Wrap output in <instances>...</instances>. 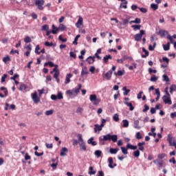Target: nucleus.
Here are the masks:
<instances>
[{
  "label": "nucleus",
  "mask_w": 176,
  "mask_h": 176,
  "mask_svg": "<svg viewBox=\"0 0 176 176\" xmlns=\"http://www.w3.org/2000/svg\"><path fill=\"white\" fill-rule=\"evenodd\" d=\"M99 141H113V142H117L118 135L107 134L106 135H103V138H99Z\"/></svg>",
  "instance_id": "nucleus-1"
},
{
  "label": "nucleus",
  "mask_w": 176,
  "mask_h": 176,
  "mask_svg": "<svg viewBox=\"0 0 176 176\" xmlns=\"http://www.w3.org/2000/svg\"><path fill=\"white\" fill-rule=\"evenodd\" d=\"M34 5L37 6V8L38 9V10H43L45 0H35Z\"/></svg>",
  "instance_id": "nucleus-2"
},
{
  "label": "nucleus",
  "mask_w": 176,
  "mask_h": 176,
  "mask_svg": "<svg viewBox=\"0 0 176 176\" xmlns=\"http://www.w3.org/2000/svg\"><path fill=\"white\" fill-rule=\"evenodd\" d=\"M144 34H145V30H140V34H136L134 36L135 41H136V42H140V41L142 39V36Z\"/></svg>",
  "instance_id": "nucleus-3"
},
{
  "label": "nucleus",
  "mask_w": 176,
  "mask_h": 176,
  "mask_svg": "<svg viewBox=\"0 0 176 176\" xmlns=\"http://www.w3.org/2000/svg\"><path fill=\"white\" fill-rule=\"evenodd\" d=\"M32 99L33 100L35 104H38V102H41V98L38 97V93L34 92V94H31Z\"/></svg>",
  "instance_id": "nucleus-4"
},
{
  "label": "nucleus",
  "mask_w": 176,
  "mask_h": 176,
  "mask_svg": "<svg viewBox=\"0 0 176 176\" xmlns=\"http://www.w3.org/2000/svg\"><path fill=\"white\" fill-rule=\"evenodd\" d=\"M76 27L77 28H83V18H82V16H78V20L76 23Z\"/></svg>",
  "instance_id": "nucleus-5"
},
{
  "label": "nucleus",
  "mask_w": 176,
  "mask_h": 176,
  "mask_svg": "<svg viewBox=\"0 0 176 176\" xmlns=\"http://www.w3.org/2000/svg\"><path fill=\"white\" fill-rule=\"evenodd\" d=\"M102 78L106 80H111V78H112V70H109L106 74H102Z\"/></svg>",
  "instance_id": "nucleus-6"
},
{
  "label": "nucleus",
  "mask_w": 176,
  "mask_h": 176,
  "mask_svg": "<svg viewBox=\"0 0 176 176\" xmlns=\"http://www.w3.org/2000/svg\"><path fill=\"white\" fill-rule=\"evenodd\" d=\"M162 100H163L164 104H168V105H171V104H173V102L171 101V98H170V96H167L164 95L162 97Z\"/></svg>",
  "instance_id": "nucleus-7"
},
{
  "label": "nucleus",
  "mask_w": 176,
  "mask_h": 176,
  "mask_svg": "<svg viewBox=\"0 0 176 176\" xmlns=\"http://www.w3.org/2000/svg\"><path fill=\"white\" fill-rule=\"evenodd\" d=\"M108 162L109 163V167L110 168H113L114 167H116V166H117L116 164H113V158H112V157H109Z\"/></svg>",
  "instance_id": "nucleus-8"
},
{
  "label": "nucleus",
  "mask_w": 176,
  "mask_h": 176,
  "mask_svg": "<svg viewBox=\"0 0 176 176\" xmlns=\"http://www.w3.org/2000/svg\"><path fill=\"white\" fill-rule=\"evenodd\" d=\"M104 124H101L100 125H99L98 124H94V131L95 133H97V131L98 130V131H101V130H102V127H104Z\"/></svg>",
  "instance_id": "nucleus-9"
},
{
  "label": "nucleus",
  "mask_w": 176,
  "mask_h": 176,
  "mask_svg": "<svg viewBox=\"0 0 176 176\" xmlns=\"http://www.w3.org/2000/svg\"><path fill=\"white\" fill-rule=\"evenodd\" d=\"M168 142L170 144V146H173V142H174V141H175V138H173V136H171V135H168Z\"/></svg>",
  "instance_id": "nucleus-10"
},
{
  "label": "nucleus",
  "mask_w": 176,
  "mask_h": 176,
  "mask_svg": "<svg viewBox=\"0 0 176 176\" xmlns=\"http://www.w3.org/2000/svg\"><path fill=\"white\" fill-rule=\"evenodd\" d=\"M68 152V148L67 147H63L60 150V156H67V153Z\"/></svg>",
  "instance_id": "nucleus-11"
},
{
  "label": "nucleus",
  "mask_w": 176,
  "mask_h": 176,
  "mask_svg": "<svg viewBox=\"0 0 176 176\" xmlns=\"http://www.w3.org/2000/svg\"><path fill=\"white\" fill-rule=\"evenodd\" d=\"M88 74H89V71L87 70V67H82L81 71V77L83 78L85 75H87Z\"/></svg>",
  "instance_id": "nucleus-12"
},
{
  "label": "nucleus",
  "mask_w": 176,
  "mask_h": 176,
  "mask_svg": "<svg viewBox=\"0 0 176 176\" xmlns=\"http://www.w3.org/2000/svg\"><path fill=\"white\" fill-rule=\"evenodd\" d=\"M153 163L155 164H156V166H157V167H159L160 168L161 167H163V162L162 161H160L159 160H155L153 161Z\"/></svg>",
  "instance_id": "nucleus-13"
},
{
  "label": "nucleus",
  "mask_w": 176,
  "mask_h": 176,
  "mask_svg": "<svg viewBox=\"0 0 176 176\" xmlns=\"http://www.w3.org/2000/svg\"><path fill=\"white\" fill-rule=\"evenodd\" d=\"M80 89H82V85L78 84V88L73 89V94H79V91H80Z\"/></svg>",
  "instance_id": "nucleus-14"
},
{
  "label": "nucleus",
  "mask_w": 176,
  "mask_h": 176,
  "mask_svg": "<svg viewBox=\"0 0 176 176\" xmlns=\"http://www.w3.org/2000/svg\"><path fill=\"white\" fill-rule=\"evenodd\" d=\"M71 78H72V74H67L66 78H65V85H68V83H69V82H71V80H70Z\"/></svg>",
  "instance_id": "nucleus-15"
},
{
  "label": "nucleus",
  "mask_w": 176,
  "mask_h": 176,
  "mask_svg": "<svg viewBox=\"0 0 176 176\" xmlns=\"http://www.w3.org/2000/svg\"><path fill=\"white\" fill-rule=\"evenodd\" d=\"M133 127L135 129H138V130H140V129H141V126H140V121L138 120L134 121Z\"/></svg>",
  "instance_id": "nucleus-16"
},
{
  "label": "nucleus",
  "mask_w": 176,
  "mask_h": 176,
  "mask_svg": "<svg viewBox=\"0 0 176 176\" xmlns=\"http://www.w3.org/2000/svg\"><path fill=\"white\" fill-rule=\"evenodd\" d=\"M124 104L126 106L129 107V111H134V107H133V104H131V102L125 101Z\"/></svg>",
  "instance_id": "nucleus-17"
},
{
  "label": "nucleus",
  "mask_w": 176,
  "mask_h": 176,
  "mask_svg": "<svg viewBox=\"0 0 176 176\" xmlns=\"http://www.w3.org/2000/svg\"><path fill=\"white\" fill-rule=\"evenodd\" d=\"M59 29L58 28L56 27V25H52V33L54 34V35H56V34H57V32H58Z\"/></svg>",
  "instance_id": "nucleus-18"
},
{
  "label": "nucleus",
  "mask_w": 176,
  "mask_h": 176,
  "mask_svg": "<svg viewBox=\"0 0 176 176\" xmlns=\"http://www.w3.org/2000/svg\"><path fill=\"white\" fill-rule=\"evenodd\" d=\"M93 170H94L93 166H90V167L89 168L88 174H89V175H95L96 173H97V171Z\"/></svg>",
  "instance_id": "nucleus-19"
},
{
  "label": "nucleus",
  "mask_w": 176,
  "mask_h": 176,
  "mask_svg": "<svg viewBox=\"0 0 176 176\" xmlns=\"http://www.w3.org/2000/svg\"><path fill=\"white\" fill-rule=\"evenodd\" d=\"M58 30L59 31H65V30H67V26L65 25L64 24H59V26H58Z\"/></svg>",
  "instance_id": "nucleus-20"
},
{
  "label": "nucleus",
  "mask_w": 176,
  "mask_h": 176,
  "mask_svg": "<svg viewBox=\"0 0 176 176\" xmlns=\"http://www.w3.org/2000/svg\"><path fill=\"white\" fill-rule=\"evenodd\" d=\"M27 89V85H24V84H23V83H21V85H20V87H19V90L21 91H25V90Z\"/></svg>",
  "instance_id": "nucleus-21"
},
{
  "label": "nucleus",
  "mask_w": 176,
  "mask_h": 176,
  "mask_svg": "<svg viewBox=\"0 0 176 176\" xmlns=\"http://www.w3.org/2000/svg\"><path fill=\"white\" fill-rule=\"evenodd\" d=\"M126 148L128 149H131L132 151H135V149H137L138 147H137V146H133L130 144H127Z\"/></svg>",
  "instance_id": "nucleus-22"
},
{
  "label": "nucleus",
  "mask_w": 176,
  "mask_h": 176,
  "mask_svg": "<svg viewBox=\"0 0 176 176\" xmlns=\"http://www.w3.org/2000/svg\"><path fill=\"white\" fill-rule=\"evenodd\" d=\"M87 61L89 63V64H93L95 61L94 56H89L87 59Z\"/></svg>",
  "instance_id": "nucleus-23"
},
{
  "label": "nucleus",
  "mask_w": 176,
  "mask_h": 176,
  "mask_svg": "<svg viewBox=\"0 0 176 176\" xmlns=\"http://www.w3.org/2000/svg\"><path fill=\"white\" fill-rule=\"evenodd\" d=\"M155 94L157 95L155 100L159 101V99L160 98V91L159 90V89H155Z\"/></svg>",
  "instance_id": "nucleus-24"
},
{
  "label": "nucleus",
  "mask_w": 176,
  "mask_h": 176,
  "mask_svg": "<svg viewBox=\"0 0 176 176\" xmlns=\"http://www.w3.org/2000/svg\"><path fill=\"white\" fill-rule=\"evenodd\" d=\"M103 60L104 63H108V60H112V56L106 55L105 56H104Z\"/></svg>",
  "instance_id": "nucleus-25"
},
{
  "label": "nucleus",
  "mask_w": 176,
  "mask_h": 176,
  "mask_svg": "<svg viewBox=\"0 0 176 176\" xmlns=\"http://www.w3.org/2000/svg\"><path fill=\"white\" fill-rule=\"evenodd\" d=\"M118 151H119V148H110V153H111V155H116V153H118Z\"/></svg>",
  "instance_id": "nucleus-26"
},
{
  "label": "nucleus",
  "mask_w": 176,
  "mask_h": 176,
  "mask_svg": "<svg viewBox=\"0 0 176 176\" xmlns=\"http://www.w3.org/2000/svg\"><path fill=\"white\" fill-rule=\"evenodd\" d=\"M96 99H97V95L96 94H91V95L89 96V100L92 102L94 101H95V100H96Z\"/></svg>",
  "instance_id": "nucleus-27"
},
{
  "label": "nucleus",
  "mask_w": 176,
  "mask_h": 176,
  "mask_svg": "<svg viewBox=\"0 0 176 176\" xmlns=\"http://www.w3.org/2000/svg\"><path fill=\"white\" fill-rule=\"evenodd\" d=\"M94 155L97 157H101V155H102V152L100 150H96L94 153Z\"/></svg>",
  "instance_id": "nucleus-28"
},
{
  "label": "nucleus",
  "mask_w": 176,
  "mask_h": 176,
  "mask_svg": "<svg viewBox=\"0 0 176 176\" xmlns=\"http://www.w3.org/2000/svg\"><path fill=\"white\" fill-rule=\"evenodd\" d=\"M160 35H161V36H164V35H168V32L166 31V30H160Z\"/></svg>",
  "instance_id": "nucleus-29"
},
{
  "label": "nucleus",
  "mask_w": 176,
  "mask_h": 176,
  "mask_svg": "<svg viewBox=\"0 0 176 176\" xmlns=\"http://www.w3.org/2000/svg\"><path fill=\"white\" fill-rule=\"evenodd\" d=\"M151 8L153 10H157L159 9V6L157 4L151 3Z\"/></svg>",
  "instance_id": "nucleus-30"
},
{
  "label": "nucleus",
  "mask_w": 176,
  "mask_h": 176,
  "mask_svg": "<svg viewBox=\"0 0 176 176\" xmlns=\"http://www.w3.org/2000/svg\"><path fill=\"white\" fill-rule=\"evenodd\" d=\"M78 144H82L83 142H85V141H83V138L82 136V134H78Z\"/></svg>",
  "instance_id": "nucleus-31"
},
{
  "label": "nucleus",
  "mask_w": 176,
  "mask_h": 176,
  "mask_svg": "<svg viewBox=\"0 0 176 176\" xmlns=\"http://www.w3.org/2000/svg\"><path fill=\"white\" fill-rule=\"evenodd\" d=\"M122 90L124 91V93H123L124 96H127V94H129V93L130 91V89H127V87H124L122 88Z\"/></svg>",
  "instance_id": "nucleus-32"
},
{
  "label": "nucleus",
  "mask_w": 176,
  "mask_h": 176,
  "mask_svg": "<svg viewBox=\"0 0 176 176\" xmlns=\"http://www.w3.org/2000/svg\"><path fill=\"white\" fill-rule=\"evenodd\" d=\"M164 50L167 52V50H170V43H167L166 45H163Z\"/></svg>",
  "instance_id": "nucleus-33"
},
{
  "label": "nucleus",
  "mask_w": 176,
  "mask_h": 176,
  "mask_svg": "<svg viewBox=\"0 0 176 176\" xmlns=\"http://www.w3.org/2000/svg\"><path fill=\"white\" fill-rule=\"evenodd\" d=\"M132 28H133L134 31H137V30H141V25H133Z\"/></svg>",
  "instance_id": "nucleus-34"
},
{
  "label": "nucleus",
  "mask_w": 176,
  "mask_h": 176,
  "mask_svg": "<svg viewBox=\"0 0 176 176\" xmlns=\"http://www.w3.org/2000/svg\"><path fill=\"white\" fill-rule=\"evenodd\" d=\"M79 38H80V34H78L75 37L74 41H73V45H78V39H79Z\"/></svg>",
  "instance_id": "nucleus-35"
},
{
  "label": "nucleus",
  "mask_w": 176,
  "mask_h": 176,
  "mask_svg": "<svg viewBox=\"0 0 176 176\" xmlns=\"http://www.w3.org/2000/svg\"><path fill=\"white\" fill-rule=\"evenodd\" d=\"M122 123H123L122 127H129V120H123Z\"/></svg>",
  "instance_id": "nucleus-36"
},
{
  "label": "nucleus",
  "mask_w": 176,
  "mask_h": 176,
  "mask_svg": "<svg viewBox=\"0 0 176 176\" xmlns=\"http://www.w3.org/2000/svg\"><path fill=\"white\" fill-rule=\"evenodd\" d=\"M79 145L80 148L82 149V151H86V143L85 142L83 143H79Z\"/></svg>",
  "instance_id": "nucleus-37"
},
{
  "label": "nucleus",
  "mask_w": 176,
  "mask_h": 176,
  "mask_svg": "<svg viewBox=\"0 0 176 176\" xmlns=\"http://www.w3.org/2000/svg\"><path fill=\"white\" fill-rule=\"evenodd\" d=\"M120 8H123L124 9H127V1H124V3H122L120 4Z\"/></svg>",
  "instance_id": "nucleus-38"
},
{
  "label": "nucleus",
  "mask_w": 176,
  "mask_h": 176,
  "mask_svg": "<svg viewBox=\"0 0 176 176\" xmlns=\"http://www.w3.org/2000/svg\"><path fill=\"white\" fill-rule=\"evenodd\" d=\"M46 65H49L50 67H54L56 65H54V63H53V62H52V61H49V62H47V63H45V64H44V66L45 67H46Z\"/></svg>",
  "instance_id": "nucleus-39"
},
{
  "label": "nucleus",
  "mask_w": 176,
  "mask_h": 176,
  "mask_svg": "<svg viewBox=\"0 0 176 176\" xmlns=\"http://www.w3.org/2000/svg\"><path fill=\"white\" fill-rule=\"evenodd\" d=\"M4 145L3 140L0 138V155H2V146Z\"/></svg>",
  "instance_id": "nucleus-40"
},
{
  "label": "nucleus",
  "mask_w": 176,
  "mask_h": 176,
  "mask_svg": "<svg viewBox=\"0 0 176 176\" xmlns=\"http://www.w3.org/2000/svg\"><path fill=\"white\" fill-rule=\"evenodd\" d=\"M42 31H49V25H44L42 26Z\"/></svg>",
  "instance_id": "nucleus-41"
},
{
  "label": "nucleus",
  "mask_w": 176,
  "mask_h": 176,
  "mask_svg": "<svg viewBox=\"0 0 176 176\" xmlns=\"http://www.w3.org/2000/svg\"><path fill=\"white\" fill-rule=\"evenodd\" d=\"M58 100H63V98H64V97L63 96V94L61 92H58V94L56 96Z\"/></svg>",
  "instance_id": "nucleus-42"
},
{
  "label": "nucleus",
  "mask_w": 176,
  "mask_h": 176,
  "mask_svg": "<svg viewBox=\"0 0 176 176\" xmlns=\"http://www.w3.org/2000/svg\"><path fill=\"white\" fill-rule=\"evenodd\" d=\"M82 112H83V108H82V107L77 108V109H76L77 113H79V115H82Z\"/></svg>",
  "instance_id": "nucleus-43"
},
{
  "label": "nucleus",
  "mask_w": 176,
  "mask_h": 176,
  "mask_svg": "<svg viewBox=\"0 0 176 176\" xmlns=\"http://www.w3.org/2000/svg\"><path fill=\"white\" fill-rule=\"evenodd\" d=\"M3 63H5V64H6V63H8V61H10V57H9V56L4 57L3 58Z\"/></svg>",
  "instance_id": "nucleus-44"
},
{
  "label": "nucleus",
  "mask_w": 176,
  "mask_h": 176,
  "mask_svg": "<svg viewBox=\"0 0 176 176\" xmlns=\"http://www.w3.org/2000/svg\"><path fill=\"white\" fill-rule=\"evenodd\" d=\"M113 119L115 122H119V115L118 113L114 114Z\"/></svg>",
  "instance_id": "nucleus-45"
},
{
  "label": "nucleus",
  "mask_w": 176,
  "mask_h": 176,
  "mask_svg": "<svg viewBox=\"0 0 176 176\" xmlns=\"http://www.w3.org/2000/svg\"><path fill=\"white\" fill-rule=\"evenodd\" d=\"M24 42L25 43H30L31 42V37L30 36H26L25 38H24Z\"/></svg>",
  "instance_id": "nucleus-46"
},
{
  "label": "nucleus",
  "mask_w": 176,
  "mask_h": 176,
  "mask_svg": "<svg viewBox=\"0 0 176 176\" xmlns=\"http://www.w3.org/2000/svg\"><path fill=\"white\" fill-rule=\"evenodd\" d=\"M162 78L165 82H170V78H168V76L167 75L164 74Z\"/></svg>",
  "instance_id": "nucleus-47"
},
{
  "label": "nucleus",
  "mask_w": 176,
  "mask_h": 176,
  "mask_svg": "<svg viewBox=\"0 0 176 176\" xmlns=\"http://www.w3.org/2000/svg\"><path fill=\"white\" fill-rule=\"evenodd\" d=\"M157 79H158V77H157V76H153L151 77L150 80H151V82H156V80H157Z\"/></svg>",
  "instance_id": "nucleus-48"
},
{
  "label": "nucleus",
  "mask_w": 176,
  "mask_h": 176,
  "mask_svg": "<svg viewBox=\"0 0 176 176\" xmlns=\"http://www.w3.org/2000/svg\"><path fill=\"white\" fill-rule=\"evenodd\" d=\"M121 151L124 155H127V148L126 147H121Z\"/></svg>",
  "instance_id": "nucleus-49"
},
{
  "label": "nucleus",
  "mask_w": 176,
  "mask_h": 176,
  "mask_svg": "<svg viewBox=\"0 0 176 176\" xmlns=\"http://www.w3.org/2000/svg\"><path fill=\"white\" fill-rule=\"evenodd\" d=\"M135 137H136L137 140H141V138H142V135H141V133H140V132L136 133Z\"/></svg>",
  "instance_id": "nucleus-50"
},
{
  "label": "nucleus",
  "mask_w": 176,
  "mask_h": 176,
  "mask_svg": "<svg viewBox=\"0 0 176 176\" xmlns=\"http://www.w3.org/2000/svg\"><path fill=\"white\" fill-rule=\"evenodd\" d=\"M39 49H41V47L39 46V45H37L35 48V53H36V54H41V52L38 51L39 50Z\"/></svg>",
  "instance_id": "nucleus-51"
},
{
  "label": "nucleus",
  "mask_w": 176,
  "mask_h": 176,
  "mask_svg": "<svg viewBox=\"0 0 176 176\" xmlns=\"http://www.w3.org/2000/svg\"><path fill=\"white\" fill-rule=\"evenodd\" d=\"M54 67V68L53 69V71L51 72V74H53V72H58V65H55Z\"/></svg>",
  "instance_id": "nucleus-52"
},
{
  "label": "nucleus",
  "mask_w": 176,
  "mask_h": 176,
  "mask_svg": "<svg viewBox=\"0 0 176 176\" xmlns=\"http://www.w3.org/2000/svg\"><path fill=\"white\" fill-rule=\"evenodd\" d=\"M53 112H54L53 110H48V111H45V115H46L47 116H50V115H53Z\"/></svg>",
  "instance_id": "nucleus-53"
},
{
  "label": "nucleus",
  "mask_w": 176,
  "mask_h": 176,
  "mask_svg": "<svg viewBox=\"0 0 176 176\" xmlns=\"http://www.w3.org/2000/svg\"><path fill=\"white\" fill-rule=\"evenodd\" d=\"M124 73L122 71H121V70H119L118 72V73H116V72L114 73L115 75H118V76H122L124 75Z\"/></svg>",
  "instance_id": "nucleus-54"
},
{
  "label": "nucleus",
  "mask_w": 176,
  "mask_h": 176,
  "mask_svg": "<svg viewBox=\"0 0 176 176\" xmlns=\"http://www.w3.org/2000/svg\"><path fill=\"white\" fill-rule=\"evenodd\" d=\"M133 156H135V157H140V151L137 150L136 151H135L133 153Z\"/></svg>",
  "instance_id": "nucleus-55"
},
{
  "label": "nucleus",
  "mask_w": 176,
  "mask_h": 176,
  "mask_svg": "<svg viewBox=\"0 0 176 176\" xmlns=\"http://www.w3.org/2000/svg\"><path fill=\"white\" fill-rule=\"evenodd\" d=\"M158 159H164L166 157V154L161 153L157 155Z\"/></svg>",
  "instance_id": "nucleus-56"
},
{
  "label": "nucleus",
  "mask_w": 176,
  "mask_h": 176,
  "mask_svg": "<svg viewBox=\"0 0 176 176\" xmlns=\"http://www.w3.org/2000/svg\"><path fill=\"white\" fill-rule=\"evenodd\" d=\"M58 164V162H57L55 164H51V167H52V168L54 170H56L57 168V165Z\"/></svg>",
  "instance_id": "nucleus-57"
},
{
  "label": "nucleus",
  "mask_w": 176,
  "mask_h": 176,
  "mask_svg": "<svg viewBox=\"0 0 176 176\" xmlns=\"http://www.w3.org/2000/svg\"><path fill=\"white\" fill-rule=\"evenodd\" d=\"M176 90V86L175 85H172L170 87V93H173V91Z\"/></svg>",
  "instance_id": "nucleus-58"
},
{
  "label": "nucleus",
  "mask_w": 176,
  "mask_h": 176,
  "mask_svg": "<svg viewBox=\"0 0 176 176\" xmlns=\"http://www.w3.org/2000/svg\"><path fill=\"white\" fill-rule=\"evenodd\" d=\"M100 101H101V100L97 98L96 100H94V105H98V104H100Z\"/></svg>",
  "instance_id": "nucleus-59"
},
{
  "label": "nucleus",
  "mask_w": 176,
  "mask_h": 176,
  "mask_svg": "<svg viewBox=\"0 0 176 176\" xmlns=\"http://www.w3.org/2000/svg\"><path fill=\"white\" fill-rule=\"evenodd\" d=\"M31 160V156L28 155V153H26L25 154V160Z\"/></svg>",
  "instance_id": "nucleus-60"
},
{
  "label": "nucleus",
  "mask_w": 176,
  "mask_h": 176,
  "mask_svg": "<svg viewBox=\"0 0 176 176\" xmlns=\"http://www.w3.org/2000/svg\"><path fill=\"white\" fill-rule=\"evenodd\" d=\"M167 38L169 39L170 43H174V41H173V36H171V35L168 34Z\"/></svg>",
  "instance_id": "nucleus-61"
},
{
  "label": "nucleus",
  "mask_w": 176,
  "mask_h": 176,
  "mask_svg": "<svg viewBox=\"0 0 176 176\" xmlns=\"http://www.w3.org/2000/svg\"><path fill=\"white\" fill-rule=\"evenodd\" d=\"M129 20H130L129 19H123V20H122V24H123V25H126V24H127V23H129Z\"/></svg>",
  "instance_id": "nucleus-62"
},
{
  "label": "nucleus",
  "mask_w": 176,
  "mask_h": 176,
  "mask_svg": "<svg viewBox=\"0 0 176 176\" xmlns=\"http://www.w3.org/2000/svg\"><path fill=\"white\" fill-rule=\"evenodd\" d=\"M147 111H149V106L144 104V109H143V112H146Z\"/></svg>",
  "instance_id": "nucleus-63"
},
{
  "label": "nucleus",
  "mask_w": 176,
  "mask_h": 176,
  "mask_svg": "<svg viewBox=\"0 0 176 176\" xmlns=\"http://www.w3.org/2000/svg\"><path fill=\"white\" fill-rule=\"evenodd\" d=\"M97 176H104V172L102 170L98 171Z\"/></svg>",
  "instance_id": "nucleus-64"
}]
</instances>
